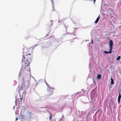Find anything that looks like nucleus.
I'll return each instance as SVG.
<instances>
[{"label":"nucleus","instance_id":"nucleus-12","mask_svg":"<svg viewBox=\"0 0 121 121\" xmlns=\"http://www.w3.org/2000/svg\"><path fill=\"white\" fill-rule=\"evenodd\" d=\"M101 75L100 74H99L97 76V78L98 79H100L101 77Z\"/></svg>","mask_w":121,"mask_h":121},{"label":"nucleus","instance_id":"nucleus-6","mask_svg":"<svg viewBox=\"0 0 121 121\" xmlns=\"http://www.w3.org/2000/svg\"><path fill=\"white\" fill-rule=\"evenodd\" d=\"M19 92L20 94L21 93H23L24 92V90L22 89V88H21L19 90Z\"/></svg>","mask_w":121,"mask_h":121},{"label":"nucleus","instance_id":"nucleus-4","mask_svg":"<svg viewBox=\"0 0 121 121\" xmlns=\"http://www.w3.org/2000/svg\"><path fill=\"white\" fill-rule=\"evenodd\" d=\"M54 89H50L49 90H47L48 92V96H50L52 95L53 93V90Z\"/></svg>","mask_w":121,"mask_h":121},{"label":"nucleus","instance_id":"nucleus-2","mask_svg":"<svg viewBox=\"0 0 121 121\" xmlns=\"http://www.w3.org/2000/svg\"><path fill=\"white\" fill-rule=\"evenodd\" d=\"M113 42L112 41L110 40L109 42V46L111 51H112V49Z\"/></svg>","mask_w":121,"mask_h":121},{"label":"nucleus","instance_id":"nucleus-24","mask_svg":"<svg viewBox=\"0 0 121 121\" xmlns=\"http://www.w3.org/2000/svg\"><path fill=\"white\" fill-rule=\"evenodd\" d=\"M28 113L30 115V112H28Z\"/></svg>","mask_w":121,"mask_h":121},{"label":"nucleus","instance_id":"nucleus-19","mask_svg":"<svg viewBox=\"0 0 121 121\" xmlns=\"http://www.w3.org/2000/svg\"><path fill=\"white\" fill-rule=\"evenodd\" d=\"M53 3V0H50Z\"/></svg>","mask_w":121,"mask_h":121},{"label":"nucleus","instance_id":"nucleus-21","mask_svg":"<svg viewBox=\"0 0 121 121\" xmlns=\"http://www.w3.org/2000/svg\"><path fill=\"white\" fill-rule=\"evenodd\" d=\"M96 0H94V2L95 3V2Z\"/></svg>","mask_w":121,"mask_h":121},{"label":"nucleus","instance_id":"nucleus-1","mask_svg":"<svg viewBox=\"0 0 121 121\" xmlns=\"http://www.w3.org/2000/svg\"><path fill=\"white\" fill-rule=\"evenodd\" d=\"M33 51V50L30 48L26 54L23 53V54L22 62L24 60V62L22 64L21 69L24 70L23 73L24 74H27L29 72H30V69L28 67L32 61Z\"/></svg>","mask_w":121,"mask_h":121},{"label":"nucleus","instance_id":"nucleus-13","mask_svg":"<svg viewBox=\"0 0 121 121\" xmlns=\"http://www.w3.org/2000/svg\"><path fill=\"white\" fill-rule=\"evenodd\" d=\"M50 116L49 118V119L51 121L52 120L51 118L52 117V115L51 113H50Z\"/></svg>","mask_w":121,"mask_h":121},{"label":"nucleus","instance_id":"nucleus-18","mask_svg":"<svg viewBox=\"0 0 121 121\" xmlns=\"http://www.w3.org/2000/svg\"><path fill=\"white\" fill-rule=\"evenodd\" d=\"M91 41H92V44H93V40H91Z\"/></svg>","mask_w":121,"mask_h":121},{"label":"nucleus","instance_id":"nucleus-11","mask_svg":"<svg viewBox=\"0 0 121 121\" xmlns=\"http://www.w3.org/2000/svg\"><path fill=\"white\" fill-rule=\"evenodd\" d=\"M111 85H113L114 84V81L113 79L112 78H111Z\"/></svg>","mask_w":121,"mask_h":121},{"label":"nucleus","instance_id":"nucleus-7","mask_svg":"<svg viewBox=\"0 0 121 121\" xmlns=\"http://www.w3.org/2000/svg\"><path fill=\"white\" fill-rule=\"evenodd\" d=\"M100 16H99L98 17H97V19H96V20L95 21V23H97L98 22L99 20V19L100 18Z\"/></svg>","mask_w":121,"mask_h":121},{"label":"nucleus","instance_id":"nucleus-22","mask_svg":"<svg viewBox=\"0 0 121 121\" xmlns=\"http://www.w3.org/2000/svg\"><path fill=\"white\" fill-rule=\"evenodd\" d=\"M16 114H18V113L17 112H16Z\"/></svg>","mask_w":121,"mask_h":121},{"label":"nucleus","instance_id":"nucleus-5","mask_svg":"<svg viewBox=\"0 0 121 121\" xmlns=\"http://www.w3.org/2000/svg\"><path fill=\"white\" fill-rule=\"evenodd\" d=\"M119 96L118 98V102L119 104L120 102L121 98V94L120 92H118Z\"/></svg>","mask_w":121,"mask_h":121},{"label":"nucleus","instance_id":"nucleus-17","mask_svg":"<svg viewBox=\"0 0 121 121\" xmlns=\"http://www.w3.org/2000/svg\"><path fill=\"white\" fill-rule=\"evenodd\" d=\"M18 101V100H17V99H16V102H17V101Z\"/></svg>","mask_w":121,"mask_h":121},{"label":"nucleus","instance_id":"nucleus-9","mask_svg":"<svg viewBox=\"0 0 121 121\" xmlns=\"http://www.w3.org/2000/svg\"><path fill=\"white\" fill-rule=\"evenodd\" d=\"M104 52L106 54L107 53H112V51H111L110 49V51L109 52H107L106 51H104Z\"/></svg>","mask_w":121,"mask_h":121},{"label":"nucleus","instance_id":"nucleus-14","mask_svg":"<svg viewBox=\"0 0 121 121\" xmlns=\"http://www.w3.org/2000/svg\"><path fill=\"white\" fill-rule=\"evenodd\" d=\"M121 58V56H119L117 58H116V60H119Z\"/></svg>","mask_w":121,"mask_h":121},{"label":"nucleus","instance_id":"nucleus-10","mask_svg":"<svg viewBox=\"0 0 121 121\" xmlns=\"http://www.w3.org/2000/svg\"><path fill=\"white\" fill-rule=\"evenodd\" d=\"M19 118L20 119V120L21 119H23L24 118V117L22 115L20 114L19 116Z\"/></svg>","mask_w":121,"mask_h":121},{"label":"nucleus","instance_id":"nucleus-3","mask_svg":"<svg viewBox=\"0 0 121 121\" xmlns=\"http://www.w3.org/2000/svg\"><path fill=\"white\" fill-rule=\"evenodd\" d=\"M45 82L47 85L48 88L47 89V90H49L50 89H54V88L49 85L46 81H45Z\"/></svg>","mask_w":121,"mask_h":121},{"label":"nucleus","instance_id":"nucleus-20","mask_svg":"<svg viewBox=\"0 0 121 121\" xmlns=\"http://www.w3.org/2000/svg\"><path fill=\"white\" fill-rule=\"evenodd\" d=\"M18 119V118H17V117L16 118V120H17Z\"/></svg>","mask_w":121,"mask_h":121},{"label":"nucleus","instance_id":"nucleus-23","mask_svg":"<svg viewBox=\"0 0 121 121\" xmlns=\"http://www.w3.org/2000/svg\"><path fill=\"white\" fill-rule=\"evenodd\" d=\"M51 22H52V21L51 20Z\"/></svg>","mask_w":121,"mask_h":121},{"label":"nucleus","instance_id":"nucleus-8","mask_svg":"<svg viewBox=\"0 0 121 121\" xmlns=\"http://www.w3.org/2000/svg\"><path fill=\"white\" fill-rule=\"evenodd\" d=\"M46 44L45 43L43 42L41 44V45L42 46V48H45L46 47Z\"/></svg>","mask_w":121,"mask_h":121},{"label":"nucleus","instance_id":"nucleus-25","mask_svg":"<svg viewBox=\"0 0 121 121\" xmlns=\"http://www.w3.org/2000/svg\"><path fill=\"white\" fill-rule=\"evenodd\" d=\"M30 113H31V112H30Z\"/></svg>","mask_w":121,"mask_h":121},{"label":"nucleus","instance_id":"nucleus-15","mask_svg":"<svg viewBox=\"0 0 121 121\" xmlns=\"http://www.w3.org/2000/svg\"><path fill=\"white\" fill-rule=\"evenodd\" d=\"M19 99H20V102H21L22 101V99H23V98H19Z\"/></svg>","mask_w":121,"mask_h":121},{"label":"nucleus","instance_id":"nucleus-16","mask_svg":"<svg viewBox=\"0 0 121 121\" xmlns=\"http://www.w3.org/2000/svg\"><path fill=\"white\" fill-rule=\"evenodd\" d=\"M38 45H37L36 44L35 45V46H34L33 47V49L34 48H35Z\"/></svg>","mask_w":121,"mask_h":121}]
</instances>
